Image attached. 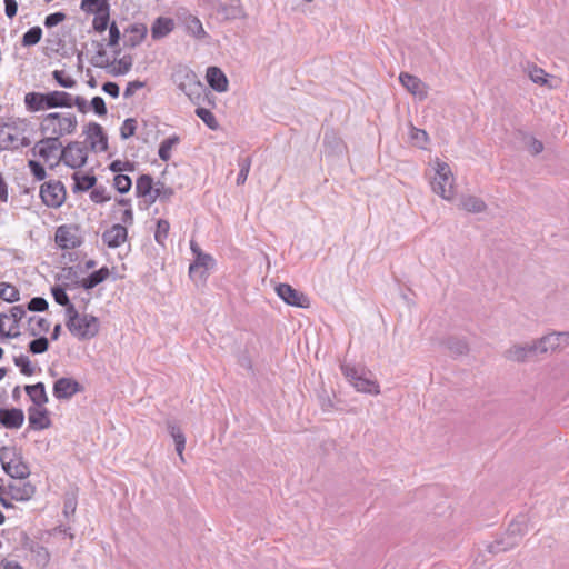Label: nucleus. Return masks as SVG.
<instances>
[{
	"mask_svg": "<svg viewBox=\"0 0 569 569\" xmlns=\"http://www.w3.org/2000/svg\"><path fill=\"white\" fill-rule=\"evenodd\" d=\"M77 117L71 112H51L46 114L40 122V132L44 136L61 137L76 132Z\"/></svg>",
	"mask_w": 569,
	"mask_h": 569,
	"instance_id": "1",
	"label": "nucleus"
},
{
	"mask_svg": "<svg viewBox=\"0 0 569 569\" xmlns=\"http://www.w3.org/2000/svg\"><path fill=\"white\" fill-rule=\"evenodd\" d=\"M24 103L31 112L53 108H71L72 96L66 91L29 92L24 96Z\"/></svg>",
	"mask_w": 569,
	"mask_h": 569,
	"instance_id": "2",
	"label": "nucleus"
},
{
	"mask_svg": "<svg viewBox=\"0 0 569 569\" xmlns=\"http://www.w3.org/2000/svg\"><path fill=\"white\" fill-rule=\"evenodd\" d=\"M528 531V520L526 516L520 515L515 518L508 526L505 537L497 539L487 546L490 553L507 551L516 547L520 539Z\"/></svg>",
	"mask_w": 569,
	"mask_h": 569,
	"instance_id": "3",
	"label": "nucleus"
},
{
	"mask_svg": "<svg viewBox=\"0 0 569 569\" xmlns=\"http://www.w3.org/2000/svg\"><path fill=\"white\" fill-rule=\"evenodd\" d=\"M26 122L0 123V150H16L30 146L31 141L24 136Z\"/></svg>",
	"mask_w": 569,
	"mask_h": 569,
	"instance_id": "4",
	"label": "nucleus"
},
{
	"mask_svg": "<svg viewBox=\"0 0 569 569\" xmlns=\"http://www.w3.org/2000/svg\"><path fill=\"white\" fill-rule=\"evenodd\" d=\"M0 463L3 471L13 479L23 480L29 477V466L14 447L0 448Z\"/></svg>",
	"mask_w": 569,
	"mask_h": 569,
	"instance_id": "5",
	"label": "nucleus"
},
{
	"mask_svg": "<svg viewBox=\"0 0 569 569\" xmlns=\"http://www.w3.org/2000/svg\"><path fill=\"white\" fill-rule=\"evenodd\" d=\"M340 369L357 391L375 396L380 393L378 381L368 377L363 369L356 368L348 363H342Z\"/></svg>",
	"mask_w": 569,
	"mask_h": 569,
	"instance_id": "6",
	"label": "nucleus"
},
{
	"mask_svg": "<svg viewBox=\"0 0 569 569\" xmlns=\"http://www.w3.org/2000/svg\"><path fill=\"white\" fill-rule=\"evenodd\" d=\"M87 160L88 148L82 142L71 141L61 149L60 156L54 163L50 164V168H53L62 161L71 169H80L86 164Z\"/></svg>",
	"mask_w": 569,
	"mask_h": 569,
	"instance_id": "7",
	"label": "nucleus"
},
{
	"mask_svg": "<svg viewBox=\"0 0 569 569\" xmlns=\"http://www.w3.org/2000/svg\"><path fill=\"white\" fill-rule=\"evenodd\" d=\"M453 174L448 163L436 162V176L431 181L432 191L446 200L453 197Z\"/></svg>",
	"mask_w": 569,
	"mask_h": 569,
	"instance_id": "8",
	"label": "nucleus"
},
{
	"mask_svg": "<svg viewBox=\"0 0 569 569\" xmlns=\"http://www.w3.org/2000/svg\"><path fill=\"white\" fill-rule=\"evenodd\" d=\"M99 328L100 323L97 317L83 313L73 326H69L68 330L79 340H89L98 335Z\"/></svg>",
	"mask_w": 569,
	"mask_h": 569,
	"instance_id": "9",
	"label": "nucleus"
},
{
	"mask_svg": "<svg viewBox=\"0 0 569 569\" xmlns=\"http://www.w3.org/2000/svg\"><path fill=\"white\" fill-rule=\"evenodd\" d=\"M66 188L61 181H48L40 187V198L49 208H60L66 200Z\"/></svg>",
	"mask_w": 569,
	"mask_h": 569,
	"instance_id": "10",
	"label": "nucleus"
},
{
	"mask_svg": "<svg viewBox=\"0 0 569 569\" xmlns=\"http://www.w3.org/2000/svg\"><path fill=\"white\" fill-rule=\"evenodd\" d=\"M276 292L278 297L289 306L298 308H309L310 306L308 296L288 283H279L276 286Z\"/></svg>",
	"mask_w": 569,
	"mask_h": 569,
	"instance_id": "11",
	"label": "nucleus"
},
{
	"mask_svg": "<svg viewBox=\"0 0 569 569\" xmlns=\"http://www.w3.org/2000/svg\"><path fill=\"white\" fill-rule=\"evenodd\" d=\"M539 353L535 341L531 343L525 345H513L509 349H507L503 353V357L507 360L523 363L530 360H533Z\"/></svg>",
	"mask_w": 569,
	"mask_h": 569,
	"instance_id": "12",
	"label": "nucleus"
},
{
	"mask_svg": "<svg viewBox=\"0 0 569 569\" xmlns=\"http://www.w3.org/2000/svg\"><path fill=\"white\" fill-rule=\"evenodd\" d=\"M90 149L93 152H103L108 149V137L103 128L97 122H89L83 130Z\"/></svg>",
	"mask_w": 569,
	"mask_h": 569,
	"instance_id": "13",
	"label": "nucleus"
},
{
	"mask_svg": "<svg viewBox=\"0 0 569 569\" xmlns=\"http://www.w3.org/2000/svg\"><path fill=\"white\" fill-rule=\"evenodd\" d=\"M190 249L194 256V261L189 267V276L194 278L198 271L203 269L199 274V277L202 278L206 271L213 266L214 260L210 254L202 252L201 248L194 241H190Z\"/></svg>",
	"mask_w": 569,
	"mask_h": 569,
	"instance_id": "14",
	"label": "nucleus"
},
{
	"mask_svg": "<svg viewBox=\"0 0 569 569\" xmlns=\"http://www.w3.org/2000/svg\"><path fill=\"white\" fill-rule=\"evenodd\" d=\"M83 387L73 378L62 377L54 381L52 392L58 400H68L81 392Z\"/></svg>",
	"mask_w": 569,
	"mask_h": 569,
	"instance_id": "15",
	"label": "nucleus"
},
{
	"mask_svg": "<svg viewBox=\"0 0 569 569\" xmlns=\"http://www.w3.org/2000/svg\"><path fill=\"white\" fill-rule=\"evenodd\" d=\"M173 77L178 88L190 98L196 91L202 89V84L197 80L194 72L187 68L179 70Z\"/></svg>",
	"mask_w": 569,
	"mask_h": 569,
	"instance_id": "16",
	"label": "nucleus"
},
{
	"mask_svg": "<svg viewBox=\"0 0 569 569\" xmlns=\"http://www.w3.org/2000/svg\"><path fill=\"white\" fill-rule=\"evenodd\" d=\"M54 240L61 249H74L81 244V240L77 236V228L67 224L58 227Z\"/></svg>",
	"mask_w": 569,
	"mask_h": 569,
	"instance_id": "17",
	"label": "nucleus"
},
{
	"mask_svg": "<svg viewBox=\"0 0 569 569\" xmlns=\"http://www.w3.org/2000/svg\"><path fill=\"white\" fill-rule=\"evenodd\" d=\"M569 338V331L550 332L539 339L533 340L540 355L548 351H556L560 348L561 340Z\"/></svg>",
	"mask_w": 569,
	"mask_h": 569,
	"instance_id": "18",
	"label": "nucleus"
},
{
	"mask_svg": "<svg viewBox=\"0 0 569 569\" xmlns=\"http://www.w3.org/2000/svg\"><path fill=\"white\" fill-rule=\"evenodd\" d=\"M29 428L32 430H44L51 426L49 411L42 407L28 408Z\"/></svg>",
	"mask_w": 569,
	"mask_h": 569,
	"instance_id": "19",
	"label": "nucleus"
},
{
	"mask_svg": "<svg viewBox=\"0 0 569 569\" xmlns=\"http://www.w3.org/2000/svg\"><path fill=\"white\" fill-rule=\"evenodd\" d=\"M24 422V412L20 408H0V426L19 429Z\"/></svg>",
	"mask_w": 569,
	"mask_h": 569,
	"instance_id": "20",
	"label": "nucleus"
},
{
	"mask_svg": "<svg viewBox=\"0 0 569 569\" xmlns=\"http://www.w3.org/2000/svg\"><path fill=\"white\" fill-rule=\"evenodd\" d=\"M399 81L411 94L418 97L420 100L427 98V86L418 77L407 72H401Z\"/></svg>",
	"mask_w": 569,
	"mask_h": 569,
	"instance_id": "21",
	"label": "nucleus"
},
{
	"mask_svg": "<svg viewBox=\"0 0 569 569\" xmlns=\"http://www.w3.org/2000/svg\"><path fill=\"white\" fill-rule=\"evenodd\" d=\"M62 143L57 137L46 136L40 141H38L34 146V149L38 150V156L42 158L46 162H48L58 150L62 149Z\"/></svg>",
	"mask_w": 569,
	"mask_h": 569,
	"instance_id": "22",
	"label": "nucleus"
},
{
	"mask_svg": "<svg viewBox=\"0 0 569 569\" xmlns=\"http://www.w3.org/2000/svg\"><path fill=\"white\" fill-rule=\"evenodd\" d=\"M127 228L123 224L116 223L102 233V241L109 248H118L127 240Z\"/></svg>",
	"mask_w": 569,
	"mask_h": 569,
	"instance_id": "23",
	"label": "nucleus"
},
{
	"mask_svg": "<svg viewBox=\"0 0 569 569\" xmlns=\"http://www.w3.org/2000/svg\"><path fill=\"white\" fill-rule=\"evenodd\" d=\"M8 489L11 499L16 501H28L36 493V486H33L30 481H23L19 483L10 482L8 485Z\"/></svg>",
	"mask_w": 569,
	"mask_h": 569,
	"instance_id": "24",
	"label": "nucleus"
},
{
	"mask_svg": "<svg viewBox=\"0 0 569 569\" xmlns=\"http://www.w3.org/2000/svg\"><path fill=\"white\" fill-rule=\"evenodd\" d=\"M148 32L147 26L143 23H133L124 29V44L134 48L139 46L146 38Z\"/></svg>",
	"mask_w": 569,
	"mask_h": 569,
	"instance_id": "25",
	"label": "nucleus"
},
{
	"mask_svg": "<svg viewBox=\"0 0 569 569\" xmlns=\"http://www.w3.org/2000/svg\"><path fill=\"white\" fill-rule=\"evenodd\" d=\"M207 81L209 86L217 92H226L228 90V78L218 67H209L207 69Z\"/></svg>",
	"mask_w": 569,
	"mask_h": 569,
	"instance_id": "26",
	"label": "nucleus"
},
{
	"mask_svg": "<svg viewBox=\"0 0 569 569\" xmlns=\"http://www.w3.org/2000/svg\"><path fill=\"white\" fill-rule=\"evenodd\" d=\"M24 391L33 402L32 407H43L49 401L43 382L27 385Z\"/></svg>",
	"mask_w": 569,
	"mask_h": 569,
	"instance_id": "27",
	"label": "nucleus"
},
{
	"mask_svg": "<svg viewBox=\"0 0 569 569\" xmlns=\"http://www.w3.org/2000/svg\"><path fill=\"white\" fill-rule=\"evenodd\" d=\"M23 546L27 550H29L33 555L38 567L43 568L49 563L50 553L44 546H42L33 540L26 541L23 543Z\"/></svg>",
	"mask_w": 569,
	"mask_h": 569,
	"instance_id": "28",
	"label": "nucleus"
},
{
	"mask_svg": "<svg viewBox=\"0 0 569 569\" xmlns=\"http://www.w3.org/2000/svg\"><path fill=\"white\" fill-rule=\"evenodd\" d=\"M174 28V22L171 18L159 17L151 26V37L159 40L168 36Z\"/></svg>",
	"mask_w": 569,
	"mask_h": 569,
	"instance_id": "29",
	"label": "nucleus"
},
{
	"mask_svg": "<svg viewBox=\"0 0 569 569\" xmlns=\"http://www.w3.org/2000/svg\"><path fill=\"white\" fill-rule=\"evenodd\" d=\"M153 178L150 174H141L136 181V194L138 198L150 199L154 188Z\"/></svg>",
	"mask_w": 569,
	"mask_h": 569,
	"instance_id": "30",
	"label": "nucleus"
},
{
	"mask_svg": "<svg viewBox=\"0 0 569 569\" xmlns=\"http://www.w3.org/2000/svg\"><path fill=\"white\" fill-rule=\"evenodd\" d=\"M109 269L102 267L97 271L90 273L87 278L82 279L78 284L86 290L93 289L109 277Z\"/></svg>",
	"mask_w": 569,
	"mask_h": 569,
	"instance_id": "31",
	"label": "nucleus"
},
{
	"mask_svg": "<svg viewBox=\"0 0 569 569\" xmlns=\"http://www.w3.org/2000/svg\"><path fill=\"white\" fill-rule=\"evenodd\" d=\"M174 194V191L171 187L166 186L164 182L158 181L154 184L153 192L150 199H147V203L150 206L154 203L157 200L161 202H168Z\"/></svg>",
	"mask_w": 569,
	"mask_h": 569,
	"instance_id": "32",
	"label": "nucleus"
},
{
	"mask_svg": "<svg viewBox=\"0 0 569 569\" xmlns=\"http://www.w3.org/2000/svg\"><path fill=\"white\" fill-rule=\"evenodd\" d=\"M72 179L74 181L73 192H84L92 189L97 183V178L93 174H80L79 172H74L72 174Z\"/></svg>",
	"mask_w": 569,
	"mask_h": 569,
	"instance_id": "33",
	"label": "nucleus"
},
{
	"mask_svg": "<svg viewBox=\"0 0 569 569\" xmlns=\"http://www.w3.org/2000/svg\"><path fill=\"white\" fill-rule=\"evenodd\" d=\"M218 13L226 20L239 18L241 16L239 0H231L230 4L220 2L218 6Z\"/></svg>",
	"mask_w": 569,
	"mask_h": 569,
	"instance_id": "34",
	"label": "nucleus"
},
{
	"mask_svg": "<svg viewBox=\"0 0 569 569\" xmlns=\"http://www.w3.org/2000/svg\"><path fill=\"white\" fill-rule=\"evenodd\" d=\"M29 333L32 337H37L40 332H48L50 329V322L42 317H30L28 320Z\"/></svg>",
	"mask_w": 569,
	"mask_h": 569,
	"instance_id": "35",
	"label": "nucleus"
},
{
	"mask_svg": "<svg viewBox=\"0 0 569 569\" xmlns=\"http://www.w3.org/2000/svg\"><path fill=\"white\" fill-rule=\"evenodd\" d=\"M445 345L456 357L463 356L469 352V347L465 339L451 337L446 340Z\"/></svg>",
	"mask_w": 569,
	"mask_h": 569,
	"instance_id": "36",
	"label": "nucleus"
},
{
	"mask_svg": "<svg viewBox=\"0 0 569 569\" xmlns=\"http://www.w3.org/2000/svg\"><path fill=\"white\" fill-rule=\"evenodd\" d=\"M461 207L468 211L473 213H479L486 210L487 206L485 201L475 196H468L461 200Z\"/></svg>",
	"mask_w": 569,
	"mask_h": 569,
	"instance_id": "37",
	"label": "nucleus"
},
{
	"mask_svg": "<svg viewBox=\"0 0 569 569\" xmlns=\"http://www.w3.org/2000/svg\"><path fill=\"white\" fill-rule=\"evenodd\" d=\"M168 429H169L171 437L174 440L176 451L179 455L180 459L183 461L184 460L183 459V450H184V446H186V437L178 426L170 423L168 426Z\"/></svg>",
	"mask_w": 569,
	"mask_h": 569,
	"instance_id": "38",
	"label": "nucleus"
},
{
	"mask_svg": "<svg viewBox=\"0 0 569 569\" xmlns=\"http://www.w3.org/2000/svg\"><path fill=\"white\" fill-rule=\"evenodd\" d=\"M180 141L178 136H171L167 139H164L158 150V156L161 160L168 161L171 158V150L172 148L178 144Z\"/></svg>",
	"mask_w": 569,
	"mask_h": 569,
	"instance_id": "39",
	"label": "nucleus"
},
{
	"mask_svg": "<svg viewBox=\"0 0 569 569\" xmlns=\"http://www.w3.org/2000/svg\"><path fill=\"white\" fill-rule=\"evenodd\" d=\"M80 8L88 13L110 10L109 0H82Z\"/></svg>",
	"mask_w": 569,
	"mask_h": 569,
	"instance_id": "40",
	"label": "nucleus"
},
{
	"mask_svg": "<svg viewBox=\"0 0 569 569\" xmlns=\"http://www.w3.org/2000/svg\"><path fill=\"white\" fill-rule=\"evenodd\" d=\"M42 38V29L38 26L30 28L27 32L23 33L21 38V44L23 47L36 46L40 42Z\"/></svg>",
	"mask_w": 569,
	"mask_h": 569,
	"instance_id": "41",
	"label": "nucleus"
},
{
	"mask_svg": "<svg viewBox=\"0 0 569 569\" xmlns=\"http://www.w3.org/2000/svg\"><path fill=\"white\" fill-rule=\"evenodd\" d=\"M0 298L7 302H16L20 298V293L14 286L8 282H0Z\"/></svg>",
	"mask_w": 569,
	"mask_h": 569,
	"instance_id": "42",
	"label": "nucleus"
},
{
	"mask_svg": "<svg viewBox=\"0 0 569 569\" xmlns=\"http://www.w3.org/2000/svg\"><path fill=\"white\" fill-rule=\"evenodd\" d=\"M109 20H110V10L98 12L92 21L93 30L99 33L106 31V29L109 28V26H110Z\"/></svg>",
	"mask_w": 569,
	"mask_h": 569,
	"instance_id": "43",
	"label": "nucleus"
},
{
	"mask_svg": "<svg viewBox=\"0 0 569 569\" xmlns=\"http://www.w3.org/2000/svg\"><path fill=\"white\" fill-rule=\"evenodd\" d=\"M196 114L197 117H199L206 124L208 128H210L211 130H217L219 128V123L214 117V114L209 110V109H206V108H197L196 109Z\"/></svg>",
	"mask_w": 569,
	"mask_h": 569,
	"instance_id": "44",
	"label": "nucleus"
},
{
	"mask_svg": "<svg viewBox=\"0 0 569 569\" xmlns=\"http://www.w3.org/2000/svg\"><path fill=\"white\" fill-rule=\"evenodd\" d=\"M169 230L170 223L168 220L159 219L157 221V230L154 233V240L157 241V243L164 246V241L168 238Z\"/></svg>",
	"mask_w": 569,
	"mask_h": 569,
	"instance_id": "45",
	"label": "nucleus"
},
{
	"mask_svg": "<svg viewBox=\"0 0 569 569\" xmlns=\"http://www.w3.org/2000/svg\"><path fill=\"white\" fill-rule=\"evenodd\" d=\"M239 164V173L237 177V184H243L248 178L250 167H251V158L250 157H242L238 160Z\"/></svg>",
	"mask_w": 569,
	"mask_h": 569,
	"instance_id": "46",
	"label": "nucleus"
},
{
	"mask_svg": "<svg viewBox=\"0 0 569 569\" xmlns=\"http://www.w3.org/2000/svg\"><path fill=\"white\" fill-rule=\"evenodd\" d=\"M113 187L117 189L120 193H127L130 191L132 187V180L127 174H117L113 178Z\"/></svg>",
	"mask_w": 569,
	"mask_h": 569,
	"instance_id": "47",
	"label": "nucleus"
},
{
	"mask_svg": "<svg viewBox=\"0 0 569 569\" xmlns=\"http://www.w3.org/2000/svg\"><path fill=\"white\" fill-rule=\"evenodd\" d=\"M14 365L20 368V371L24 376H32L34 368L28 356L21 355L13 358Z\"/></svg>",
	"mask_w": 569,
	"mask_h": 569,
	"instance_id": "48",
	"label": "nucleus"
},
{
	"mask_svg": "<svg viewBox=\"0 0 569 569\" xmlns=\"http://www.w3.org/2000/svg\"><path fill=\"white\" fill-rule=\"evenodd\" d=\"M48 349L49 340L44 336L33 339L29 343V351L32 352L33 355L44 353Z\"/></svg>",
	"mask_w": 569,
	"mask_h": 569,
	"instance_id": "49",
	"label": "nucleus"
},
{
	"mask_svg": "<svg viewBox=\"0 0 569 569\" xmlns=\"http://www.w3.org/2000/svg\"><path fill=\"white\" fill-rule=\"evenodd\" d=\"M528 74L532 82L538 84H546L547 83V73L543 69L537 67L536 64H528Z\"/></svg>",
	"mask_w": 569,
	"mask_h": 569,
	"instance_id": "50",
	"label": "nucleus"
},
{
	"mask_svg": "<svg viewBox=\"0 0 569 569\" xmlns=\"http://www.w3.org/2000/svg\"><path fill=\"white\" fill-rule=\"evenodd\" d=\"M136 130H137V120L133 118L126 119L120 128L121 139L127 140L130 137L134 136Z\"/></svg>",
	"mask_w": 569,
	"mask_h": 569,
	"instance_id": "51",
	"label": "nucleus"
},
{
	"mask_svg": "<svg viewBox=\"0 0 569 569\" xmlns=\"http://www.w3.org/2000/svg\"><path fill=\"white\" fill-rule=\"evenodd\" d=\"M52 77L58 84L63 88H73L77 84V81L70 76H67L63 70H54Z\"/></svg>",
	"mask_w": 569,
	"mask_h": 569,
	"instance_id": "52",
	"label": "nucleus"
},
{
	"mask_svg": "<svg viewBox=\"0 0 569 569\" xmlns=\"http://www.w3.org/2000/svg\"><path fill=\"white\" fill-rule=\"evenodd\" d=\"M9 318L12 319L13 331H19V322L26 316V309L23 306H13L10 309Z\"/></svg>",
	"mask_w": 569,
	"mask_h": 569,
	"instance_id": "53",
	"label": "nucleus"
},
{
	"mask_svg": "<svg viewBox=\"0 0 569 569\" xmlns=\"http://www.w3.org/2000/svg\"><path fill=\"white\" fill-rule=\"evenodd\" d=\"M51 293H52L54 301L58 305H60V306L69 305L70 299L66 292V287L54 286L51 288Z\"/></svg>",
	"mask_w": 569,
	"mask_h": 569,
	"instance_id": "54",
	"label": "nucleus"
},
{
	"mask_svg": "<svg viewBox=\"0 0 569 569\" xmlns=\"http://www.w3.org/2000/svg\"><path fill=\"white\" fill-rule=\"evenodd\" d=\"M323 143L325 146H328L332 150H338L341 148V140L337 137L336 132L333 130H327L323 133Z\"/></svg>",
	"mask_w": 569,
	"mask_h": 569,
	"instance_id": "55",
	"label": "nucleus"
},
{
	"mask_svg": "<svg viewBox=\"0 0 569 569\" xmlns=\"http://www.w3.org/2000/svg\"><path fill=\"white\" fill-rule=\"evenodd\" d=\"M90 199L94 203H103L109 201L111 197L107 193L106 188L100 186L92 189L90 193Z\"/></svg>",
	"mask_w": 569,
	"mask_h": 569,
	"instance_id": "56",
	"label": "nucleus"
},
{
	"mask_svg": "<svg viewBox=\"0 0 569 569\" xmlns=\"http://www.w3.org/2000/svg\"><path fill=\"white\" fill-rule=\"evenodd\" d=\"M28 167H29L31 173L33 174V177L36 178V180L42 181L46 179V177H47L46 169L39 161L29 160Z\"/></svg>",
	"mask_w": 569,
	"mask_h": 569,
	"instance_id": "57",
	"label": "nucleus"
},
{
	"mask_svg": "<svg viewBox=\"0 0 569 569\" xmlns=\"http://www.w3.org/2000/svg\"><path fill=\"white\" fill-rule=\"evenodd\" d=\"M110 171L122 174L123 171H133L134 164L130 161L114 160L109 164Z\"/></svg>",
	"mask_w": 569,
	"mask_h": 569,
	"instance_id": "58",
	"label": "nucleus"
},
{
	"mask_svg": "<svg viewBox=\"0 0 569 569\" xmlns=\"http://www.w3.org/2000/svg\"><path fill=\"white\" fill-rule=\"evenodd\" d=\"M48 301L42 297H34L28 302V310L42 312L48 309Z\"/></svg>",
	"mask_w": 569,
	"mask_h": 569,
	"instance_id": "59",
	"label": "nucleus"
},
{
	"mask_svg": "<svg viewBox=\"0 0 569 569\" xmlns=\"http://www.w3.org/2000/svg\"><path fill=\"white\" fill-rule=\"evenodd\" d=\"M89 108H91L93 112L100 117L106 116L108 112L104 100L99 96L91 99Z\"/></svg>",
	"mask_w": 569,
	"mask_h": 569,
	"instance_id": "60",
	"label": "nucleus"
},
{
	"mask_svg": "<svg viewBox=\"0 0 569 569\" xmlns=\"http://www.w3.org/2000/svg\"><path fill=\"white\" fill-rule=\"evenodd\" d=\"M188 30L197 38H204L207 36L201 21L196 17L189 21Z\"/></svg>",
	"mask_w": 569,
	"mask_h": 569,
	"instance_id": "61",
	"label": "nucleus"
},
{
	"mask_svg": "<svg viewBox=\"0 0 569 569\" xmlns=\"http://www.w3.org/2000/svg\"><path fill=\"white\" fill-rule=\"evenodd\" d=\"M109 41L108 46L111 48H114L119 44L121 33L120 30L114 21H112L109 26Z\"/></svg>",
	"mask_w": 569,
	"mask_h": 569,
	"instance_id": "62",
	"label": "nucleus"
},
{
	"mask_svg": "<svg viewBox=\"0 0 569 569\" xmlns=\"http://www.w3.org/2000/svg\"><path fill=\"white\" fill-rule=\"evenodd\" d=\"M67 18L66 13L63 12H53L46 17L44 19V26L47 28H53L64 21Z\"/></svg>",
	"mask_w": 569,
	"mask_h": 569,
	"instance_id": "63",
	"label": "nucleus"
},
{
	"mask_svg": "<svg viewBox=\"0 0 569 569\" xmlns=\"http://www.w3.org/2000/svg\"><path fill=\"white\" fill-rule=\"evenodd\" d=\"M118 69L114 71V74H126L130 71L132 67V57L127 54L118 60Z\"/></svg>",
	"mask_w": 569,
	"mask_h": 569,
	"instance_id": "64",
	"label": "nucleus"
}]
</instances>
